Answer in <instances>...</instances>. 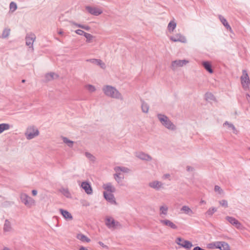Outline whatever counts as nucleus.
<instances>
[{"label":"nucleus","instance_id":"obj_1","mask_svg":"<svg viewBox=\"0 0 250 250\" xmlns=\"http://www.w3.org/2000/svg\"><path fill=\"white\" fill-rule=\"evenodd\" d=\"M102 91L106 97L123 101L124 97L122 93L114 86L110 85H104L102 87Z\"/></svg>","mask_w":250,"mask_h":250},{"label":"nucleus","instance_id":"obj_2","mask_svg":"<svg viewBox=\"0 0 250 250\" xmlns=\"http://www.w3.org/2000/svg\"><path fill=\"white\" fill-rule=\"evenodd\" d=\"M157 117L161 124L166 128L172 131L176 130L177 127L176 125L166 115L162 114H158Z\"/></svg>","mask_w":250,"mask_h":250},{"label":"nucleus","instance_id":"obj_3","mask_svg":"<svg viewBox=\"0 0 250 250\" xmlns=\"http://www.w3.org/2000/svg\"><path fill=\"white\" fill-rule=\"evenodd\" d=\"M40 135V131L37 127L33 125H29L24 133V135L27 140L33 139Z\"/></svg>","mask_w":250,"mask_h":250},{"label":"nucleus","instance_id":"obj_4","mask_svg":"<svg viewBox=\"0 0 250 250\" xmlns=\"http://www.w3.org/2000/svg\"><path fill=\"white\" fill-rule=\"evenodd\" d=\"M105 224L107 227L110 229H116L122 228L121 224L110 216L106 217Z\"/></svg>","mask_w":250,"mask_h":250},{"label":"nucleus","instance_id":"obj_5","mask_svg":"<svg viewBox=\"0 0 250 250\" xmlns=\"http://www.w3.org/2000/svg\"><path fill=\"white\" fill-rule=\"evenodd\" d=\"M21 202L27 208H31L35 205V200L25 193L20 194Z\"/></svg>","mask_w":250,"mask_h":250},{"label":"nucleus","instance_id":"obj_6","mask_svg":"<svg viewBox=\"0 0 250 250\" xmlns=\"http://www.w3.org/2000/svg\"><path fill=\"white\" fill-rule=\"evenodd\" d=\"M240 80L243 88L245 90H248L250 88V80L246 70H242V75L240 77Z\"/></svg>","mask_w":250,"mask_h":250},{"label":"nucleus","instance_id":"obj_7","mask_svg":"<svg viewBox=\"0 0 250 250\" xmlns=\"http://www.w3.org/2000/svg\"><path fill=\"white\" fill-rule=\"evenodd\" d=\"M175 243L181 247L188 250L193 246L192 244L189 241L186 240L181 237H178L175 240Z\"/></svg>","mask_w":250,"mask_h":250},{"label":"nucleus","instance_id":"obj_8","mask_svg":"<svg viewBox=\"0 0 250 250\" xmlns=\"http://www.w3.org/2000/svg\"><path fill=\"white\" fill-rule=\"evenodd\" d=\"M160 223L164 227H167L169 229L175 230L178 229V226L171 220L167 219H160Z\"/></svg>","mask_w":250,"mask_h":250},{"label":"nucleus","instance_id":"obj_9","mask_svg":"<svg viewBox=\"0 0 250 250\" xmlns=\"http://www.w3.org/2000/svg\"><path fill=\"white\" fill-rule=\"evenodd\" d=\"M189 62V61L187 60H175L171 62V68L173 70H176L179 67H183L187 65Z\"/></svg>","mask_w":250,"mask_h":250},{"label":"nucleus","instance_id":"obj_10","mask_svg":"<svg viewBox=\"0 0 250 250\" xmlns=\"http://www.w3.org/2000/svg\"><path fill=\"white\" fill-rule=\"evenodd\" d=\"M169 40L173 42L186 43L187 42L186 37L181 33H177L173 36H170Z\"/></svg>","mask_w":250,"mask_h":250},{"label":"nucleus","instance_id":"obj_11","mask_svg":"<svg viewBox=\"0 0 250 250\" xmlns=\"http://www.w3.org/2000/svg\"><path fill=\"white\" fill-rule=\"evenodd\" d=\"M223 127H225L228 131L231 132L235 135H237L239 133V130L235 127L234 125L228 121H226L223 124Z\"/></svg>","mask_w":250,"mask_h":250},{"label":"nucleus","instance_id":"obj_12","mask_svg":"<svg viewBox=\"0 0 250 250\" xmlns=\"http://www.w3.org/2000/svg\"><path fill=\"white\" fill-rule=\"evenodd\" d=\"M85 9L87 12L94 16H99L103 13V10L99 8L90 6H85Z\"/></svg>","mask_w":250,"mask_h":250},{"label":"nucleus","instance_id":"obj_13","mask_svg":"<svg viewBox=\"0 0 250 250\" xmlns=\"http://www.w3.org/2000/svg\"><path fill=\"white\" fill-rule=\"evenodd\" d=\"M148 186L156 190H160L164 188V184L158 180H153L148 183Z\"/></svg>","mask_w":250,"mask_h":250},{"label":"nucleus","instance_id":"obj_14","mask_svg":"<svg viewBox=\"0 0 250 250\" xmlns=\"http://www.w3.org/2000/svg\"><path fill=\"white\" fill-rule=\"evenodd\" d=\"M226 219L237 229H242L243 228L241 223L235 218L228 216L226 217Z\"/></svg>","mask_w":250,"mask_h":250},{"label":"nucleus","instance_id":"obj_15","mask_svg":"<svg viewBox=\"0 0 250 250\" xmlns=\"http://www.w3.org/2000/svg\"><path fill=\"white\" fill-rule=\"evenodd\" d=\"M168 207L166 204H162L159 207V214L161 219L164 218L168 214Z\"/></svg>","mask_w":250,"mask_h":250},{"label":"nucleus","instance_id":"obj_16","mask_svg":"<svg viewBox=\"0 0 250 250\" xmlns=\"http://www.w3.org/2000/svg\"><path fill=\"white\" fill-rule=\"evenodd\" d=\"M135 156L142 160L148 162L151 161L152 160V158L150 155L142 151L136 152Z\"/></svg>","mask_w":250,"mask_h":250},{"label":"nucleus","instance_id":"obj_17","mask_svg":"<svg viewBox=\"0 0 250 250\" xmlns=\"http://www.w3.org/2000/svg\"><path fill=\"white\" fill-rule=\"evenodd\" d=\"M115 173L118 172L120 176H124L123 173H128L130 170L127 167L123 166H116L114 167Z\"/></svg>","mask_w":250,"mask_h":250},{"label":"nucleus","instance_id":"obj_18","mask_svg":"<svg viewBox=\"0 0 250 250\" xmlns=\"http://www.w3.org/2000/svg\"><path fill=\"white\" fill-rule=\"evenodd\" d=\"M36 39V36L34 34H28L26 35L25 38L26 45L29 47L33 48V43Z\"/></svg>","mask_w":250,"mask_h":250},{"label":"nucleus","instance_id":"obj_19","mask_svg":"<svg viewBox=\"0 0 250 250\" xmlns=\"http://www.w3.org/2000/svg\"><path fill=\"white\" fill-rule=\"evenodd\" d=\"M81 187L84 190V191L89 195L92 193L93 190L90 184L87 182H83L81 184Z\"/></svg>","mask_w":250,"mask_h":250},{"label":"nucleus","instance_id":"obj_20","mask_svg":"<svg viewBox=\"0 0 250 250\" xmlns=\"http://www.w3.org/2000/svg\"><path fill=\"white\" fill-rule=\"evenodd\" d=\"M103 188L105 190L104 192L113 193L116 191V188L111 183L104 184Z\"/></svg>","mask_w":250,"mask_h":250},{"label":"nucleus","instance_id":"obj_21","mask_svg":"<svg viewBox=\"0 0 250 250\" xmlns=\"http://www.w3.org/2000/svg\"><path fill=\"white\" fill-rule=\"evenodd\" d=\"M104 198L111 204L116 205L117 203L114 195L111 193H103Z\"/></svg>","mask_w":250,"mask_h":250},{"label":"nucleus","instance_id":"obj_22","mask_svg":"<svg viewBox=\"0 0 250 250\" xmlns=\"http://www.w3.org/2000/svg\"><path fill=\"white\" fill-rule=\"evenodd\" d=\"M59 211L64 219L66 221H69L73 220L72 214L67 210L60 208Z\"/></svg>","mask_w":250,"mask_h":250},{"label":"nucleus","instance_id":"obj_23","mask_svg":"<svg viewBox=\"0 0 250 250\" xmlns=\"http://www.w3.org/2000/svg\"><path fill=\"white\" fill-rule=\"evenodd\" d=\"M182 213L188 215L189 216H192L194 214V212L192 209L188 206L185 205L183 206L180 209Z\"/></svg>","mask_w":250,"mask_h":250},{"label":"nucleus","instance_id":"obj_24","mask_svg":"<svg viewBox=\"0 0 250 250\" xmlns=\"http://www.w3.org/2000/svg\"><path fill=\"white\" fill-rule=\"evenodd\" d=\"M87 62H89L91 63L96 64L98 65H99L102 68L104 69L106 67L105 64L102 62V60L99 59H89L87 60Z\"/></svg>","mask_w":250,"mask_h":250},{"label":"nucleus","instance_id":"obj_25","mask_svg":"<svg viewBox=\"0 0 250 250\" xmlns=\"http://www.w3.org/2000/svg\"><path fill=\"white\" fill-rule=\"evenodd\" d=\"M58 75L54 72L46 73L44 76L45 81L46 82L51 81L58 78Z\"/></svg>","mask_w":250,"mask_h":250},{"label":"nucleus","instance_id":"obj_26","mask_svg":"<svg viewBox=\"0 0 250 250\" xmlns=\"http://www.w3.org/2000/svg\"><path fill=\"white\" fill-rule=\"evenodd\" d=\"M76 237L83 243H89L91 241L89 238L82 233H77Z\"/></svg>","mask_w":250,"mask_h":250},{"label":"nucleus","instance_id":"obj_27","mask_svg":"<svg viewBox=\"0 0 250 250\" xmlns=\"http://www.w3.org/2000/svg\"><path fill=\"white\" fill-rule=\"evenodd\" d=\"M221 241H214L207 244V247L208 249H215L220 248Z\"/></svg>","mask_w":250,"mask_h":250},{"label":"nucleus","instance_id":"obj_28","mask_svg":"<svg viewBox=\"0 0 250 250\" xmlns=\"http://www.w3.org/2000/svg\"><path fill=\"white\" fill-rule=\"evenodd\" d=\"M177 23L174 20L171 21L168 24L167 29L169 33H172L176 27Z\"/></svg>","mask_w":250,"mask_h":250},{"label":"nucleus","instance_id":"obj_29","mask_svg":"<svg viewBox=\"0 0 250 250\" xmlns=\"http://www.w3.org/2000/svg\"><path fill=\"white\" fill-rule=\"evenodd\" d=\"M12 127V125L7 123H2L0 124V134L5 131L9 130Z\"/></svg>","mask_w":250,"mask_h":250},{"label":"nucleus","instance_id":"obj_30","mask_svg":"<svg viewBox=\"0 0 250 250\" xmlns=\"http://www.w3.org/2000/svg\"><path fill=\"white\" fill-rule=\"evenodd\" d=\"M219 19L220 21H221V22H222V23L224 25V26L228 30H229L230 32H232L231 28L230 26V25H229V24L228 23V22H227L226 19L221 15L219 16Z\"/></svg>","mask_w":250,"mask_h":250},{"label":"nucleus","instance_id":"obj_31","mask_svg":"<svg viewBox=\"0 0 250 250\" xmlns=\"http://www.w3.org/2000/svg\"><path fill=\"white\" fill-rule=\"evenodd\" d=\"M113 178L120 186H123L122 184L123 180L124 179V176H120V174L117 172V173H114L113 174Z\"/></svg>","mask_w":250,"mask_h":250},{"label":"nucleus","instance_id":"obj_32","mask_svg":"<svg viewBox=\"0 0 250 250\" xmlns=\"http://www.w3.org/2000/svg\"><path fill=\"white\" fill-rule=\"evenodd\" d=\"M202 64L205 69L208 71L209 73H212L213 71L211 68V63L208 61H204L202 62Z\"/></svg>","mask_w":250,"mask_h":250},{"label":"nucleus","instance_id":"obj_33","mask_svg":"<svg viewBox=\"0 0 250 250\" xmlns=\"http://www.w3.org/2000/svg\"><path fill=\"white\" fill-rule=\"evenodd\" d=\"M59 191L66 197L68 198H72L71 194L67 188H61Z\"/></svg>","mask_w":250,"mask_h":250},{"label":"nucleus","instance_id":"obj_34","mask_svg":"<svg viewBox=\"0 0 250 250\" xmlns=\"http://www.w3.org/2000/svg\"><path fill=\"white\" fill-rule=\"evenodd\" d=\"M3 230L5 232H9L12 230L11 223L8 220L5 221Z\"/></svg>","mask_w":250,"mask_h":250},{"label":"nucleus","instance_id":"obj_35","mask_svg":"<svg viewBox=\"0 0 250 250\" xmlns=\"http://www.w3.org/2000/svg\"><path fill=\"white\" fill-rule=\"evenodd\" d=\"M220 250H230V248L228 243L225 241H221Z\"/></svg>","mask_w":250,"mask_h":250},{"label":"nucleus","instance_id":"obj_36","mask_svg":"<svg viewBox=\"0 0 250 250\" xmlns=\"http://www.w3.org/2000/svg\"><path fill=\"white\" fill-rule=\"evenodd\" d=\"M62 140L63 141V142L66 144L67 146L69 147H72L74 144V142L70 140L67 138L65 137H62Z\"/></svg>","mask_w":250,"mask_h":250},{"label":"nucleus","instance_id":"obj_37","mask_svg":"<svg viewBox=\"0 0 250 250\" xmlns=\"http://www.w3.org/2000/svg\"><path fill=\"white\" fill-rule=\"evenodd\" d=\"M142 110L144 113H147L149 110V106L146 103L143 102L141 105Z\"/></svg>","mask_w":250,"mask_h":250},{"label":"nucleus","instance_id":"obj_38","mask_svg":"<svg viewBox=\"0 0 250 250\" xmlns=\"http://www.w3.org/2000/svg\"><path fill=\"white\" fill-rule=\"evenodd\" d=\"M217 211V208L214 207L210 208L206 212V214L209 216H211L213 213Z\"/></svg>","mask_w":250,"mask_h":250},{"label":"nucleus","instance_id":"obj_39","mask_svg":"<svg viewBox=\"0 0 250 250\" xmlns=\"http://www.w3.org/2000/svg\"><path fill=\"white\" fill-rule=\"evenodd\" d=\"M84 36L86 39V42L88 43L91 42H92L93 39L94 38V37L93 35L87 33H85V34H84Z\"/></svg>","mask_w":250,"mask_h":250},{"label":"nucleus","instance_id":"obj_40","mask_svg":"<svg viewBox=\"0 0 250 250\" xmlns=\"http://www.w3.org/2000/svg\"><path fill=\"white\" fill-rule=\"evenodd\" d=\"M85 88L90 92H94L96 91V89L95 87L92 84H86L85 85Z\"/></svg>","mask_w":250,"mask_h":250},{"label":"nucleus","instance_id":"obj_41","mask_svg":"<svg viewBox=\"0 0 250 250\" xmlns=\"http://www.w3.org/2000/svg\"><path fill=\"white\" fill-rule=\"evenodd\" d=\"M84 155H85V157L87 159H88L90 161L93 162L95 161L96 158L90 153L86 152H85Z\"/></svg>","mask_w":250,"mask_h":250},{"label":"nucleus","instance_id":"obj_42","mask_svg":"<svg viewBox=\"0 0 250 250\" xmlns=\"http://www.w3.org/2000/svg\"><path fill=\"white\" fill-rule=\"evenodd\" d=\"M10 33V29H9V28H5L3 30L2 34V35H1V37L2 38H7L9 36Z\"/></svg>","mask_w":250,"mask_h":250},{"label":"nucleus","instance_id":"obj_43","mask_svg":"<svg viewBox=\"0 0 250 250\" xmlns=\"http://www.w3.org/2000/svg\"><path fill=\"white\" fill-rule=\"evenodd\" d=\"M214 191L220 195L224 193L223 190L219 186L217 185L214 187Z\"/></svg>","mask_w":250,"mask_h":250},{"label":"nucleus","instance_id":"obj_44","mask_svg":"<svg viewBox=\"0 0 250 250\" xmlns=\"http://www.w3.org/2000/svg\"><path fill=\"white\" fill-rule=\"evenodd\" d=\"M9 7L10 10H11L12 12H14L17 9V6L16 3H15L14 2H11L10 3Z\"/></svg>","mask_w":250,"mask_h":250},{"label":"nucleus","instance_id":"obj_45","mask_svg":"<svg viewBox=\"0 0 250 250\" xmlns=\"http://www.w3.org/2000/svg\"><path fill=\"white\" fill-rule=\"evenodd\" d=\"M219 204L223 207L225 208L228 207V201L226 200H222L219 202Z\"/></svg>","mask_w":250,"mask_h":250},{"label":"nucleus","instance_id":"obj_46","mask_svg":"<svg viewBox=\"0 0 250 250\" xmlns=\"http://www.w3.org/2000/svg\"><path fill=\"white\" fill-rule=\"evenodd\" d=\"M205 97H206V99L207 100H214V99L213 95L210 93H206Z\"/></svg>","mask_w":250,"mask_h":250},{"label":"nucleus","instance_id":"obj_47","mask_svg":"<svg viewBox=\"0 0 250 250\" xmlns=\"http://www.w3.org/2000/svg\"><path fill=\"white\" fill-rule=\"evenodd\" d=\"M75 33L79 35H83L84 36V34H85L86 32H84L83 31L81 30V29H78L75 31Z\"/></svg>","mask_w":250,"mask_h":250},{"label":"nucleus","instance_id":"obj_48","mask_svg":"<svg viewBox=\"0 0 250 250\" xmlns=\"http://www.w3.org/2000/svg\"><path fill=\"white\" fill-rule=\"evenodd\" d=\"M70 24L72 26L78 27L81 28L82 24L77 23L74 21H70Z\"/></svg>","mask_w":250,"mask_h":250},{"label":"nucleus","instance_id":"obj_49","mask_svg":"<svg viewBox=\"0 0 250 250\" xmlns=\"http://www.w3.org/2000/svg\"><path fill=\"white\" fill-rule=\"evenodd\" d=\"M81 28L82 29H83L86 31H89L90 29V27L89 26L85 25H83V24H82Z\"/></svg>","mask_w":250,"mask_h":250},{"label":"nucleus","instance_id":"obj_50","mask_svg":"<svg viewBox=\"0 0 250 250\" xmlns=\"http://www.w3.org/2000/svg\"><path fill=\"white\" fill-rule=\"evenodd\" d=\"M170 176L169 174H165L163 175V178L164 179H169Z\"/></svg>","mask_w":250,"mask_h":250},{"label":"nucleus","instance_id":"obj_51","mask_svg":"<svg viewBox=\"0 0 250 250\" xmlns=\"http://www.w3.org/2000/svg\"><path fill=\"white\" fill-rule=\"evenodd\" d=\"M99 244L103 248H107V246H106L105 245H104L103 242L100 241L99 242Z\"/></svg>","mask_w":250,"mask_h":250},{"label":"nucleus","instance_id":"obj_52","mask_svg":"<svg viewBox=\"0 0 250 250\" xmlns=\"http://www.w3.org/2000/svg\"><path fill=\"white\" fill-rule=\"evenodd\" d=\"M187 170L188 171H192L193 170V168L190 166L187 167Z\"/></svg>","mask_w":250,"mask_h":250},{"label":"nucleus","instance_id":"obj_53","mask_svg":"<svg viewBox=\"0 0 250 250\" xmlns=\"http://www.w3.org/2000/svg\"><path fill=\"white\" fill-rule=\"evenodd\" d=\"M38 193L37 190L34 189L32 190V194L33 196H36Z\"/></svg>","mask_w":250,"mask_h":250},{"label":"nucleus","instance_id":"obj_54","mask_svg":"<svg viewBox=\"0 0 250 250\" xmlns=\"http://www.w3.org/2000/svg\"><path fill=\"white\" fill-rule=\"evenodd\" d=\"M79 250H88L87 248L83 246H80L79 248Z\"/></svg>","mask_w":250,"mask_h":250},{"label":"nucleus","instance_id":"obj_55","mask_svg":"<svg viewBox=\"0 0 250 250\" xmlns=\"http://www.w3.org/2000/svg\"><path fill=\"white\" fill-rule=\"evenodd\" d=\"M246 96V99L247 100V101L249 102H250V95L248 94H247Z\"/></svg>","mask_w":250,"mask_h":250},{"label":"nucleus","instance_id":"obj_56","mask_svg":"<svg viewBox=\"0 0 250 250\" xmlns=\"http://www.w3.org/2000/svg\"><path fill=\"white\" fill-rule=\"evenodd\" d=\"M63 31L62 29H60L59 31H58V33L59 34V35H62L63 34Z\"/></svg>","mask_w":250,"mask_h":250},{"label":"nucleus","instance_id":"obj_57","mask_svg":"<svg viewBox=\"0 0 250 250\" xmlns=\"http://www.w3.org/2000/svg\"><path fill=\"white\" fill-rule=\"evenodd\" d=\"M3 250H10L9 248H7V247H4L3 249Z\"/></svg>","mask_w":250,"mask_h":250},{"label":"nucleus","instance_id":"obj_58","mask_svg":"<svg viewBox=\"0 0 250 250\" xmlns=\"http://www.w3.org/2000/svg\"><path fill=\"white\" fill-rule=\"evenodd\" d=\"M201 203H204V204H205V203H206V202H205V201H204V200H202V201H201Z\"/></svg>","mask_w":250,"mask_h":250},{"label":"nucleus","instance_id":"obj_59","mask_svg":"<svg viewBox=\"0 0 250 250\" xmlns=\"http://www.w3.org/2000/svg\"><path fill=\"white\" fill-rule=\"evenodd\" d=\"M24 82H25V80H23L22 81V83H24Z\"/></svg>","mask_w":250,"mask_h":250},{"label":"nucleus","instance_id":"obj_60","mask_svg":"<svg viewBox=\"0 0 250 250\" xmlns=\"http://www.w3.org/2000/svg\"><path fill=\"white\" fill-rule=\"evenodd\" d=\"M249 149H250V147L249 148Z\"/></svg>","mask_w":250,"mask_h":250}]
</instances>
